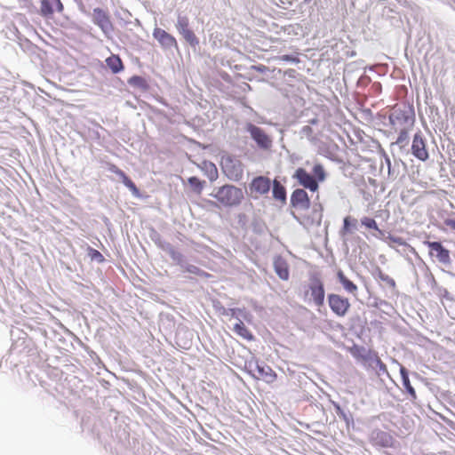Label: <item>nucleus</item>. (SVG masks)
I'll return each mask as SVG.
<instances>
[{
    "label": "nucleus",
    "mask_w": 455,
    "mask_h": 455,
    "mask_svg": "<svg viewBox=\"0 0 455 455\" xmlns=\"http://www.w3.org/2000/svg\"><path fill=\"white\" fill-rule=\"evenodd\" d=\"M308 294L316 307L323 306L325 298L324 285L321 278L316 275L310 277L308 289L306 292V295Z\"/></svg>",
    "instance_id": "7ed1b4c3"
},
{
    "label": "nucleus",
    "mask_w": 455,
    "mask_h": 455,
    "mask_svg": "<svg viewBox=\"0 0 455 455\" xmlns=\"http://www.w3.org/2000/svg\"><path fill=\"white\" fill-rule=\"evenodd\" d=\"M234 331L247 341H251L254 339L253 334L246 327L243 321L239 320L234 326Z\"/></svg>",
    "instance_id": "aec40b11"
},
{
    "label": "nucleus",
    "mask_w": 455,
    "mask_h": 455,
    "mask_svg": "<svg viewBox=\"0 0 455 455\" xmlns=\"http://www.w3.org/2000/svg\"><path fill=\"white\" fill-rule=\"evenodd\" d=\"M189 185L196 190L197 193H201L204 188V181L200 180L197 177H190L188 179Z\"/></svg>",
    "instance_id": "c85d7f7f"
},
{
    "label": "nucleus",
    "mask_w": 455,
    "mask_h": 455,
    "mask_svg": "<svg viewBox=\"0 0 455 455\" xmlns=\"http://www.w3.org/2000/svg\"><path fill=\"white\" fill-rule=\"evenodd\" d=\"M291 204L297 210H308L310 207V199L307 193L302 188L295 189L291 196Z\"/></svg>",
    "instance_id": "9b49d317"
},
{
    "label": "nucleus",
    "mask_w": 455,
    "mask_h": 455,
    "mask_svg": "<svg viewBox=\"0 0 455 455\" xmlns=\"http://www.w3.org/2000/svg\"><path fill=\"white\" fill-rule=\"evenodd\" d=\"M375 276L381 282H383L388 287L395 289L396 286L395 281L388 275L385 274L380 267H377L375 270Z\"/></svg>",
    "instance_id": "5701e85b"
},
{
    "label": "nucleus",
    "mask_w": 455,
    "mask_h": 455,
    "mask_svg": "<svg viewBox=\"0 0 455 455\" xmlns=\"http://www.w3.org/2000/svg\"><path fill=\"white\" fill-rule=\"evenodd\" d=\"M211 196L225 207L237 206L244 198L243 190L234 185L220 187Z\"/></svg>",
    "instance_id": "f257e3e1"
},
{
    "label": "nucleus",
    "mask_w": 455,
    "mask_h": 455,
    "mask_svg": "<svg viewBox=\"0 0 455 455\" xmlns=\"http://www.w3.org/2000/svg\"><path fill=\"white\" fill-rule=\"evenodd\" d=\"M247 131L259 148L268 149L271 147L272 140L261 128L252 124H249L247 125Z\"/></svg>",
    "instance_id": "1a4fd4ad"
},
{
    "label": "nucleus",
    "mask_w": 455,
    "mask_h": 455,
    "mask_svg": "<svg viewBox=\"0 0 455 455\" xmlns=\"http://www.w3.org/2000/svg\"><path fill=\"white\" fill-rule=\"evenodd\" d=\"M186 271L188 272V273H191V274H194V275H196L200 277H204V278H206V277H209L210 275L200 269L199 267H197L196 266H194V265H189L186 267Z\"/></svg>",
    "instance_id": "c756f323"
},
{
    "label": "nucleus",
    "mask_w": 455,
    "mask_h": 455,
    "mask_svg": "<svg viewBox=\"0 0 455 455\" xmlns=\"http://www.w3.org/2000/svg\"><path fill=\"white\" fill-rule=\"evenodd\" d=\"M376 364L379 368L380 371L386 372L387 371V366L386 364L379 358L376 359Z\"/></svg>",
    "instance_id": "f704fd0d"
},
{
    "label": "nucleus",
    "mask_w": 455,
    "mask_h": 455,
    "mask_svg": "<svg viewBox=\"0 0 455 455\" xmlns=\"http://www.w3.org/2000/svg\"><path fill=\"white\" fill-rule=\"evenodd\" d=\"M93 22L98 25L101 29L105 30L111 27V21L108 13L100 9L95 8L93 10Z\"/></svg>",
    "instance_id": "f3484780"
},
{
    "label": "nucleus",
    "mask_w": 455,
    "mask_h": 455,
    "mask_svg": "<svg viewBox=\"0 0 455 455\" xmlns=\"http://www.w3.org/2000/svg\"><path fill=\"white\" fill-rule=\"evenodd\" d=\"M445 225L450 228L455 230V219H448L444 221Z\"/></svg>",
    "instance_id": "c9c22d12"
},
{
    "label": "nucleus",
    "mask_w": 455,
    "mask_h": 455,
    "mask_svg": "<svg viewBox=\"0 0 455 455\" xmlns=\"http://www.w3.org/2000/svg\"><path fill=\"white\" fill-rule=\"evenodd\" d=\"M106 64L114 74H117L124 68L122 60L116 54H112L107 58Z\"/></svg>",
    "instance_id": "6ab92c4d"
},
{
    "label": "nucleus",
    "mask_w": 455,
    "mask_h": 455,
    "mask_svg": "<svg viewBox=\"0 0 455 455\" xmlns=\"http://www.w3.org/2000/svg\"><path fill=\"white\" fill-rule=\"evenodd\" d=\"M293 178L305 188L312 192L318 190V182L314 176L309 174L305 169L298 168L293 175Z\"/></svg>",
    "instance_id": "6e6552de"
},
{
    "label": "nucleus",
    "mask_w": 455,
    "mask_h": 455,
    "mask_svg": "<svg viewBox=\"0 0 455 455\" xmlns=\"http://www.w3.org/2000/svg\"><path fill=\"white\" fill-rule=\"evenodd\" d=\"M217 177H218V170L213 164H211L209 178L211 180H214L217 179Z\"/></svg>",
    "instance_id": "473e14b6"
},
{
    "label": "nucleus",
    "mask_w": 455,
    "mask_h": 455,
    "mask_svg": "<svg viewBox=\"0 0 455 455\" xmlns=\"http://www.w3.org/2000/svg\"><path fill=\"white\" fill-rule=\"evenodd\" d=\"M273 197L281 203H285L286 201V189L276 180L273 181Z\"/></svg>",
    "instance_id": "412c9836"
},
{
    "label": "nucleus",
    "mask_w": 455,
    "mask_h": 455,
    "mask_svg": "<svg viewBox=\"0 0 455 455\" xmlns=\"http://www.w3.org/2000/svg\"><path fill=\"white\" fill-rule=\"evenodd\" d=\"M271 186L270 179L264 176H258L254 178L250 183V192L254 196H259L267 194Z\"/></svg>",
    "instance_id": "f8f14e48"
},
{
    "label": "nucleus",
    "mask_w": 455,
    "mask_h": 455,
    "mask_svg": "<svg viewBox=\"0 0 455 455\" xmlns=\"http://www.w3.org/2000/svg\"><path fill=\"white\" fill-rule=\"evenodd\" d=\"M337 277L347 291L350 293H355L357 291V286L345 275L343 271L339 270L337 272Z\"/></svg>",
    "instance_id": "4be33fe9"
},
{
    "label": "nucleus",
    "mask_w": 455,
    "mask_h": 455,
    "mask_svg": "<svg viewBox=\"0 0 455 455\" xmlns=\"http://www.w3.org/2000/svg\"><path fill=\"white\" fill-rule=\"evenodd\" d=\"M274 269L282 280H288L290 276L289 265L282 257H276L274 260Z\"/></svg>",
    "instance_id": "a211bd4d"
},
{
    "label": "nucleus",
    "mask_w": 455,
    "mask_h": 455,
    "mask_svg": "<svg viewBox=\"0 0 455 455\" xmlns=\"http://www.w3.org/2000/svg\"><path fill=\"white\" fill-rule=\"evenodd\" d=\"M276 60H278L280 61H290V62H293V63H299V61H300L297 56L289 55V54L278 56V57H276Z\"/></svg>",
    "instance_id": "2f4dec72"
},
{
    "label": "nucleus",
    "mask_w": 455,
    "mask_h": 455,
    "mask_svg": "<svg viewBox=\"0 0 455 455\" xmlns=\"http://www.w3.org/2000/svg\"><path fill=\"white\" fill-rule=\"evenodd\" d=\"M327 300L331 310L337 316H345L350 308V302L348 299L339 294L330 293L327 297Z\"/></svg>",
    "instance_id": "39448f33"
},
{
    "label": "nucleus",
    "mask_w": 455,
    "mask_h": 455,
    "mask_svg": "<svg viewBox=\"0 0 455 455\" xmlns=\"http://www.w3.org/2000/svg\"><path fill=\"white\" fill-rule=\"evenodd\" d=\"M108 171L117 175L123 181V183L135 195L138 194L139 190L134 182L116 164H109Z\"/></svg>",
    "instance_id": "dca6fc26"
},
{
    "label": "nucleus",
    "mask_w": 455,
    "mask_h": 455,
    "mask_svg": "<svg viewBox=\"0 0 455 455\" xmlns=\"http://www.w3.org/2000/svg\"><path fill=\"white\" fill-rule=\"evenodd\" d=\"M189 19L185 15H178L176 28L184 40L192 47L199 44V40L194 31L189 28Z\"/></svg>",
    "instance_id": "20e7f679"
},
{
    "label": "nucleus",
    "mask_w": 455,
    "mask_h": 455,
    "mask_svg": "<svg viewBox=\"0 0 455 455\" xmlns=\"http://www.w3.org/2000/svg\"><path fill=\"white\" fill-rule=\"evenodd\" d=\"M424 243L429 248L430 256H435L443 264L451 263L450 251L440 242L426 241Z\"/></svg>",
    "instance_id": "0eeeda50"
},
{
    "label": "nucleus",
    "mask_w": 455,
    "mask_h": 455,
    "mask_svg": "<svg viewBox=\"0 0 455 455\" xmlns=\"http://www.w3.org/2000/svg\"><path fill=\"white\" fill-rule=\"evenodd\" d=\"M361 223L366 228L373 229L375 231H378L380 235H382V231L379 228V226L374 219L370 218V217H363L361 220Z\"/></svg>",
    "instance_id": "bb28decb"
},
{
    "label": "nucleus",
    "mask_w": 455,
    "mask_h": 455,
    "mask_svg": "<svg viewBox=\"0 0 455 455\" xmlns=\"http://www.w3.org/2000/svg\"><path fill=\"white\" fill-rule=\"evenodd\" d=\"M223 170L226 175L233 180H238L243 176L242 164L233 160H228L223 165Z\"/></svg>",
    "instance_id": "2eb2a0df"
},
{
    "label": "nucleus",
    "mask_w": 455,
    "mask_h": 455,
    "mask_svg": "<svg viewBox=\"0 0 455 455\" xmlns=\"http://www.w3.org/2000/svg\"><path fill=\"white\" fill-rule=\"evenodd\" d=\"M401 374L403 377V384L407 390V392L411 395L412 399H416V392L413 387L411 385L407 371L404 368L401 369Z\"/></svg>",
    "instance_id": "393cba45"
},
{
    "label": "nucleus",
    "mask_w": 455,
    "mask_h": 455,
    "mask_svg": "<svg viewBox=\"0 0 455 455\" xmlns=\"http://www.w3.org/2000/svg\"><path fill=\"white\" fill-rule=\"evenodd\" d=\"M254 371H256V374L253 373L252 376L255 379H262L268 384L273 383L277 377L276 373L272 370V368L266 364H259L256 363L254 369L250 370V372Z\"/></svg>",
    "instance_id": "9d476101"
},
{
    "label": "nucleus",
    "mask_w": 455,
    "mask_h": 455,
    "mask_svg": "<svg viewBox=\"0 0 455 455\" xmlns=\"http://www.w3.org/2000/svg\"><path fill=\"white\" fill-rule=\"evenodd\" d=\"M88 255L92 260H96L97 262H103L105 260L103 255L96 249L88 248Z\"/></svg>",
    "instance_id": "7c9ffc66"
},
{
    "label": "nucleus",
    "mask_w": 455,
    "mask_h": 455,
    "mask_svg": "<svg viewBox=\"0 0 455 455\" xmlns=\"http://www.w3.org/2000/svg\"><path fill=\"white\" fill-rule=\"evenodd\" d=\"M357 220L350 216H347L343 220V227L341 228V234L346 235L351 234L353 229L356 227Z\"/></svg>",
    "instance_id": "b1692460"
},
{
    "label": "nucleus",
    "mask_w": 455,
    "mask_h": 455,
    "mask_svg": "<svg viewBox=\"0 0 455 455\" xmlns=\"http://www.w3.org/2000/svg\"><path fill=\"white\" fill-rule=\"evenodd\" d=\"M153 36L164 48L178 47L175 37L162 28H156L153 31Z\"/></svg>",
    "instance_id": "4468645a"
},
{
    "label": "nucleus",
    "mask_w": 455,
    "mask_h": 455,
    "mask_svg": "<svg viewBox=\"0 0 455 455\" xmlns=\"http://www.w3.org/2000/svg\"><path fill=\"white\" fill-rule=\"evenodd\" d=\"M411 149V154L419 161L426 162L429 158L427 140L421 132L414 134Z\"/></svg>",
    "instance_id": "423d86ee"
},
{
    "label": "nucleus",
    "mask_w": 455,
    "mask_h": 455,
    "mask_svg": "<svg viewBox=\"0 0 455 455\" xmlns=\"http://www.w3.org/2000/svg\"><path fill=\"white\" fill-rule=\"evenodd\" d=\"M411 129H401L398 130L396 132H398V137L396 139L395 143L399 145L401 148L406 146L408 144V138H409V132Z\"/></svg>",
    "instance_id": "a878e982"
},
{
    "label": "nucleus",
    "mask_w": 455,
    "mask_h": 455,
    "mask_svg": "<svg viewBox=\"0 0 455 455\" xmlns=\"http://www.w3.org/2000/svg\"><path fill=\"white\" fill-rule=\"evenodd\" d=\"M64 11V5L60 0H41L40 14L44 18H52L54 12L61 13Z\"/></svg>",
    "instance_id": "ddd939ff"
},
{
    "label": "nucleus",
    "mask_w": 455,
    "mask_h": 455,
    "mask_svg": "<svg viewBox=\"0 0 455 455\" xmlns=\"http://www.w3.org/2000/svg\"><path fill=\"white\" fill-rule=\"evenodd\" d=\"M414 121V116L405 110L395 109L389 115V123L395 132L401 129H412Z\"/></svg>",
    "instance_id": "f03ea898"
},
{
    "label": "nucleus",
    "mask_w": 455,
    "mask_h": 455,
    "mask_svg": "<svg viewBox=\"0 0 455 455\" xmlns=\"http://www.w3.org/2000/svg\"><path fill=\"white\" fill-rule=\"evenodd\" d=\"M129 83L131 84L141 85L145 83V81L142 77L134 76L129 80Z\"/></svg>",
    "instance_id": "72a5a7b5"
},
{
    "label": "nucleus",
    "mask_w": 455,
    "mask_h": 455,
    "mask_svg": "<svg viewBox=\"0 0 455 455\" xmlns=\"http://www.w3.org/2000/svg\"><path fill=\"white\" fill-rule=\"evenodd\" d=\"M313 173L315 175V179L319 181H323L325 179V172L322 164H315L313 168Z\"/></svg>",
    "instance_id": "cd10ccee"
}]
</instances>
